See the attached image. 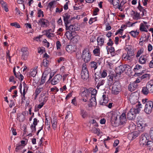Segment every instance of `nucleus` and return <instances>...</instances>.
<instances>
[{"instance_id":"1","label":"nucleus","mask_w":153,"mask_h":153,"mask_svg":"<svg viewBox=\"0 0 153 153\" xmlns=\"http://www.w3.org/2000/svg\"><path fill=\"white\" fill-rule=\"evenodd\" d=\"M116 76L120 75L122 73L125 72L126 73L129 74L131 73V67L129 65L125 64L120 65L115 70Z\"/></svg>"},{"instance_id":"2","label":"nucleus","mask_w":153,"mask_h":153,"mask_svg":"<svg viewBox=\"0 0 153 153\" xmlns=\"http://www.w3.org/2000/svg\"><path fill=\"white\" fill-rule=\"evenodd\" d=\"M139 143L141 146H145L146 144L149 141V134L147 133H144L141 134L139 137Z\"/></svg>"},{"instance_id":"3","label":"nucleus","mask_w":153,"mask_h":153,"mask_svg":"<svg viewBox=\"0 0 153 153\" xmlns=\"http://www.w3.org/2000/svg\"><path fill=\"white\" fill-rule=\"evenodd\" d=\"M121 89L120 83L119 81H116L113 84L112 88V94H118Z\"/></svg>"},{"instance_id":"4","label":"nucleus","mask_w":153,"mask_h":153,"mask_svg":"<svg viewBox=\"0 0 153 153\" xmlns=\"http://www.w3.org/2000/svg\"><path fill=\"white\" fill-rule=\"evenodd\" d=\"M91 54L89 49L85 48L82 52V57L85 62H88L90 61L91 58Z\"/></svg>"},{"instance_id":"5","label":"nucleus","mask_w":153,"mask_h":153,"mask_svg":"<svg viewBox=\"0 0 153 153\" xmlns=\"http://www.w3.org/2000/svg\"><path fill=\"white\" fill-rule=\"evenodd\" d=\"M153 108V102L151 101H148L145 105L144 112L147 114H149L152 112Z\"/></svg>"},{"instance_id":"6","label":"nucleus","mask_w":153,"mask_h":153,"mask_svg":"<svg viewBox=\"0 0 153 153\" xmlns=\"http://www.w3.org/2000/svg\"><path fill=\"white\" fill-rule=\"evenodd\" d=\"M22 52L21 59L24 60H26L29 55L28 49L27 47H22L21 49Z\"/></svg>"},{"instance_id":"7","label":"nucleus","mask_w":153,"mask_h":153,"mask_svg":"<svg viewBox=\"0 0 153 153\" xmlns=\"http://www.w3.org/2000/svg\"><path fill=\"white\" fill-rule=\"evenodd\" d=\"M135 93H134L131 95L129 97V100L130 103L133 105L135 104L138 101L139 94L138 93L137 94H135Z\"/></svg>"},{"instance_id":"8","label":"nucleus","mask_w":153,"mask_h":153,"mask_svg":"<svg viewBox=\"0 0 153 153\" xmlns=\"http://www.w3.org/2000/svg\"><path fill=\"white\" fill-rule=\"evenodd\" d=\"M138 113L134 110V108H131L127 113V117L128 119L132 120L135 118L136 114Z\"/></svg>"},{"instance_id":"9","label":"nucleus","mask_w":153,"mask_h":153,"mask_svg":"<svg viewBox=\"0 0 153 153\" xmlns=\"http://www.w3.org/2000/svg\"><path fill=\"white\" fill-rule=\"evenodd\" d=\"M37 23L42 27H47L49 25V21L48 20L43 18L40 19Z\"/></svg>"},{"instance_id":"10","label":"nucleus","mask_w":153,"mask_h":153,"mask_svg":"<svg viewBox=\"0 0 153 153\" xmlns=\"http://www.w3.org/2000/svg\"><path fill=\"white\" fill-rule=\"evenodd\" d=\"M62 77V75L59 74L56 75L51 81V84L52 85H55L59 82L61 80Z\"/></svg>"},{"instance_id":"11","label":"nucleus","mask_w":153,"mask_h":153,"mask_svg":"<svg viewBox=\"0 0 153 153\" xmlns=\"http://www.w3.org/2000/svg\"><path fill=\"white\" fill-rule=\"evenodd\" d=\"M82 90H84L82 92L81 91V92L80 93V95L82 97V99L84 102H86L87 101L88 97L89 96V94L87 93V90L85 88H83Z\"/></svg>"},{"instance_id":"12","label":"nucleus","mask_w":153,"mask_h":153,"mask_svg":"<svg viewBox=\"0 0 153 153\" xmlns=\"http://www.w3.org/2000/svg\"><path fill=\"white\" fill-rule=\"evenodd\" d=\"M68 28H65L66 30H68V29H70L71 30L74 32L76 31H78L80 29L79 25L77 23H75L74 25H71L67 27Z\"/></svg>"},{"instance_id":"13","label":"nucleus","mask_w":153,"mask_h":153,"mask_svg":"<svg viewBox=\"0 0 153 153\" xmlns=\"http://www.w3.org/2000/svg\"><path fill=\"white\" fill-rule=\"evenodd\" d=\"M97 45L102 46L104 45L105 41V37L103 35L99 36L97 38Z\"/></svg>"},{"instance_id":"14","label":"nucleus","mask_w":153,"mask_h":153,"mask_svg":"<svg viewBox=\"0 0 153 153\" xmlns=\"http://www.w3.org/2000/svg\"><path fill=\"white\" fill-rule=\"evenodd\" d=\"M28 111H24L22 112L21 114H17V118H19V120L20 121H21L23 122L24 121L25 117V115L26 114H28Z\"/></svg>"},{"instance_id":"15","label":"nucleus","mask_w":153,"mask_h":153,"mask_svg":"<svg viewBox=\"0 0 153 153\" xmlns=\"http://www.w3.org/2000/svg\"><path fill=\"white\" fill-rule=\"evenodd\" d=\"M81 78L84 80H86L89 77V73L88 71H81Z\"/></svg>"},{"instance_id":"16","label":"nucleus","mask_w":153,"mask_h":153,"mask_svg":"<svg viewBox=\"0 0 153 153\" xmlns=\"http://www.w3.org/2000/svg\"><path fill=\"white\" fill-rule=\"evenodd\" d=\"M137 84H135L134 82H130L128 86L129 91L132 92L137 89L138 87Z\"/></svg>"},{"instance_id":"17","label":"nucleus","mask_w":153,"mask_h":153,"mask_svg":"<svg viewBox=\"0 0 153 153\" xmlns=\"http://www.w3.org/2000/svg\"><path fill=\"white\" fill-rule=\"evenodd\" d=\"M134 52L133 49L127 51V54L125 55V54H123V57H124V58L125 59H129L128 58L130 57L131 56H132L134 55Z\"/></svg>"},{"instance_id":"18","label":"nucleus","mask_w":153,"mask_h":153,"mask_svg":"<svg viewBox=\"0 0 153 153\" xmlns=\"http://www.w3.org/2000/svg\"><path fill=\"white\" fill-rule=\"evenodd\" d=\"M65 15L62 16L63 18V20L64 22L65 28H68V25H67V23H68V20L70 17L71 15L68 13H66L64 14Z\"/></svg>"},{"instance_id":"19","label":"nucleus","mask_w":153,"mask_h":153,"mask_svg":"<svg viewBox=\"0 0 153 153\" xmlns=\"http://www.w3.org/2000/svg\"><path fill=\"white\" fill-rule=\"evenodd\" d=\"M138 129L139 131H143L145 129V127L147 126V124L146 123H143L142 122L137 124Z\"/></svg>"},{"instance_id":"20","label":"nucleus","mask_w":153,"mask_h":153,"mask_svg":"<svg viewBox=\"0 0 153 153\" xmlns=\"http://www.w3.org/2000/svg\"><path fill=\"white\" fill-rule=\"evenodd\" d=\"M120 123L122 125L126 123V113H123L120 117Z\"/></svg>"},{"instance_id":"21","label":"nucleus","mask_w":153,"mask_h":153,"mask_svg":"<svg viewBox=\"0 0 153 153\" xmlns=\"http://www.w3.org/2000/svg\"><path fill=\"white\" fill-rule=\"evenodd\" d=\"M68 30H69L66 31L65 33V35L67 36V38L68 39V37H69L70 39H74V36H73V33L74 32L72 31V30H71L70 29H68Z\"/></svg>"},{"instance_id":"22","label":"nucleus","mask_w":153,"mask_h":153,"mask_svg":"<svg viewBox=\"0 0 153 153\" xmlns=\"http://www.w3.org/2000/svg\"><path fill=\"white\" fill-rule=\"evenodd\" d=\"M146 146L149 150H153V141L149 140L146 143L145 146Z\"/></svg>"},{"instance_id":"23","label":"nucleus","mask_w":153,"mask_h":153,"mask_svg":"<svg viewBox=\"0 0 153 153\" xmlns=\"http://www.w3.org/2000/svg\"><path fill=\"white\" fill-rule=\"evenodd\" d=\"M131 12L133 13V14L131 15L134 16L133 17V18L134 19L138 20L140 19L141 17H140V13H138L137 11L135 12L133 10H132Z\"/></svg>"},{"instance_id":"24","label":"nucleus","mask_w":153,"mask_h":153,"mask_svg":"<svg viewBox=\"0 0 153 153\" xmlns=\"http://www.w3.org/2000/svg\"><path fill=\"white\" fill-rule=\"evenodd\" d=\"M117 116L115 115H113L111 117V123L112 124H114V125H113V126L114 127L116 126H117V123H116L117 120Z\"/></svg>"},{"instance_id":"25","label":"nucleus","mask_w":153,"mask_h":153,"mask_svg":"<svg viewBox=\"0 0 153 153\" xmlns=\"http://www.w3.org/2000/svg\"><path fill=\"white\" fill-rule=\"evenodd\" d=\"M103 102L100 101V105H105L108 102V98L106 97V95L103 94L102 96Z\"/></svg>"},{"instance_id":"26","label":"nucleus","mask_w":153,"mask_h":153,"mask_svg":"<svg viewBox=\"0 0 153 153\" xmlns=\"http://www.w3.org/2000/svg\"><path fill=\"white\" fill-rule=\"evenodd\" d=\"M49 65V62L48 60L47 59H44L43 62H42L41 64V67L43 65L45 68L48 67Z\"/></svg>"},{"instance_id":"27","label":"nucleus","mask_w":153,"mask_h":153,"mask_svg":"<svg viewBox=\"0 0 153 153\" xmlns=\"http://www.w3.org/2000/svg\"><path fill=\"white\" fill-rule=\"evenodd\" d=\"M146 56L144 55H142L139 59V62L141 64H145L147 60L146 58H145Z\"/></svg>"},{"instance_id":"28","label":"nucleus","mask_w":153,"mask_h":153,"mask_svg":"<svg viewBox=\"0 0 153 153\" xmlns=\"http://www.w3.org/2000/svg\"><path fill=\"white\" fill-rule=\"evenodd\" d=\"M147 87L151 93L153 92V81L149 82L147 84Z\"/></svg>"},{"instance_id":"29","label":"nucleus","mask_w":153,"mask_h":153,"mask_svg":"<svg viewBox=\"0 0 153 153\" xmlns=\"http://www.w3.org/2000/svg\"><path fill=\"white\" fill-rule=\"evenodd\" d=\"M95 80L97 82L99 81V79L102 78L101 75V71L99 72H97L95 74Z\"/></svg>"},{"instance_id":"30","label":"nucleus","mask_w":153,"mask_h":153,"mask_svg":"<svg viewBox=\"0 0 153 153\" xmlns=\"http://www.w3.org/2000/svg\"><path fill=\"white\" fill-rule=\"evenodd\" d=\"M80 114L84 119L87 117L88 115L87 111L82 108L80 109Z\"/></svg>"},{"instance_id":"31","label":"nucleus","mask_w":153,"mask_h":153,"mask_svg":"<svg viewBox=\"0 0 153 153\" xmlns=\"http://www.w3.org/2000/svg\"><path fill=\"white\" fill-rule=\"evenodd\" d=\"M138 104L136 106V108H134V109L136 112L139 113L140 110V108L142 107V105L141 104L140 102L138 101Z\"/></svg>"},{"instance_id":"32","label":"nucleus","mask_w":153,"mask_h":153,"mask_svg":"<svg viewBox=\"0 0 153 153\" xmlns=\"http://www.w3.org/2000/svg\"><path fill=\"white\" fill-rule=\"evenodd\" d=\"M141 93L145 95H147L149 93V89L147 87V85L146 86L143 87L141 91Z\"/></svg>"},{"instance_id":"33","label":"nucleus","mask_w":153,"mask_h":153,"mask_svg":"<svg viewBox=\"0 0 153 153\" xmlns=\"http://www.w3.org/2000/svg\"><path fill=\"white\" fill-rule=\"evenodd\" d=\"M57 120L56 119L53 118V120H51V123L52 124V127L54 130H55L57 127Z\"/></svg>"},{"instance_id":"34","label":"nucleus","mask_w":153,"mask_h":153,"mask_svg":"<svg viewBox=\"0 0 153 153\" xmlns=\"http://www.w3.org/2000/svg\"><path fill=\"white\" fill-rule=\"evenodd\" d=\"M150 75L149 74H144L143 75L139 77L141 80H142L143 79H149Z\"/></svg>"},{"instance_id":"35","label":"nucleus","mask_w":153,"mask_h":153,"mask_svg":"<svg viewBox=\"0 0 153 153\" xmlns=\"http://www.w3.org/2000/svg\"><path fill=\"white\" fill-rule=\"evenodd\" d=\"M140 30L141 31L148 32L147 30L145 27V25L143 23H141L140 25Z\"/></svg>"},{"instance_id":"36","label":"nucleus","mask_w":153,"mask_h":153,"mask_svg":"<svg viewBox=\"0 0 153 153\" xmlns=\"http://www.w3.org/2000/svg\"><path fill=\"white\" fill-rule=\"evenodd\" d=\"M106 48L107 49L108 51V50H109L110 53L111 54L112 53H115V49L113 47L111 46L109 48L108 46H107L106 47Z\"/></svg>"},{"instance_id":"37","label":"nucleus","mask_w":153,"mask_h":153,"mask_svg":"<svg viewBox=\"0 0 153 153\" xmlns=\"http://www.w3.org/2000/svg\"><path fill=\"white\" fill-rule=\"evenodd\" d=\"M93 53L96 56H98L100 54V49L99 47L97 46V48L95 49L93 51Z\"/></svg>"},{"instance_id":"38","label":"nucleus","mask_w":153,"mask_h":153,"mask_svg":"<svg viewBox=\"0 0 153 153\" xmlns=\"http://www.w3.org/2000/svg\"><path fill=\"white\" fill-rule=\"evenodd\" d=\"M90 65L91 67V68H94V70L96 69L97 67V63L95 62L94 61H93L90 62Z\"/></svg>"},{"instance_id":"39","label":"nucleus","mask_w":153,"mask_h":153,"mask_svg":"<svg viewBox=\"0 0 153 153\" xmlns=\"http://www.w3.org/2000/svg\"><path fill=\"white\" fill-rule=\"evenodd\" d=\"M43 89V88H40L38 86L35 91V96L37 97L41 92V89Z\"/></svg>"},{"instance_id":"40","label":"nucleus","mask_w":153,"mask_h":153,"mask_svg":"<svg viewBox=\"0 0 153 153\" xmlns=\"http://www.w3.org/2000/svg\"><path fill=\"white\" fill-rule=\"evenodd\" d=\"M43 75H44L43 74V76L42 78L41 82L39 83V85L43 84L46 81V77L47 75H46L45 76H43Z\"/></svg>"},{"instance_id":"41","label":"nucleus","mask_w":153,"mask_h":153,"mask_svg":"<svg viewBox=\"0 0 153 153\" xmlns=\"http://www.w3.org/2000/svg\"><path fill=\"white\" fill-rule=\"evenodd\" d=\"M72 48L73 46L72 45H68L66 48V50L68 52H71L72 51Z\"/></svg>"},{"instance_id":"42","label":"nucleus","mask_w":153,"mask_h":153,"mask_svg":"<svg viewBox=\"0 0 153 153\" xmlns=\"http://www.w3.org/2000/svg\"><path fill=\"white\" fill-rule=\"evenodd\" d=\"M16 146L15 151L16 152H18L19 150H21L24 147L22 146V145H20V144H16Z\"/></svg>"},{"instance_id":"43","label":"nucleus","mask_w":153,"mask_h":153,"mask_svg":"<svg viewBox=\"0 0 153 153\" xmlns=\"http://www.w3.org/2000/svg\"><path fill=\"white\" fill-rule=\"evenodd\" d=\"M119 3L120 1L119 0H114L113 3H112V4L114 6H116L117 8H118V7L120 5Z\"/></svg>"},{"instance_id":"44","label":"nucleus","mask_w":153,"mask_h":153,"mask_svg":"<svg viewBox=\"0 0 153 153\" xmlns=\"http://www.w3.org/2000/svg\"><path fill=\"white\" fill-rule=\"evenodd\" d=\"M132 133L133 134L132 135L134 139L138 137L140 134L139 132L138 131H135Z\"/></svg>"},{"instance_id":"45","label":"nucleus","mask_w":153,"mask_h":153,"mask_svg":"<svg viewBox=\"0 0 153 153\" xmlns=\"http://www.w3.org/2000/svg\"><path fill=\"white\" fill-rule=\"evenodd\" d=\"M149 136H150L151 139L153 141V128H150Z\"/></svg>"},{"instance_id":"46","label":"nucleus","mask_w":153,"mask_h":153,"mask_svg":"<svg viewBox=\"0 0 153 153\" xmlns=\"http://www.w3.org/2000/svg\"><path fill=\"white\" fill-rule=\"evenodd\" d=\"M127 2L126 0H123L121 1L120 6L118 7V9L120 10L124 4L126 3Z\"/></svg>"},{"instance_id":"47","label":"nucleus","mask_w":153,"mask_h":153,"mask_svg":"<svg viewBox=\"0 0 153 153\" xmlns=\"http://www.w3.org/2000/svg\"><path fill=\"white\" fill-rule=\"evenodd\" d=\"M10 25L14 26L15 27L17 28H19L20 27V25L16 22L10 23Z\"/></svg>"},{"instance_id":"48","label":"nucleus","mask_w":153,"mask_h":153,"mask_svg":"<svg viewBox=\"0 0 153 153\" xmlns=\"http://www.w3.org/2000/svg\"><path fill=\"white\" fill-rule=\"evenodd\" d=\"M137 8L139 10L140 12H142L143 10L145 9H144L143 7L141 5L140 3V1L139 0V1L138 2V7H137Z\"/></svg>"},{"instance_id":"49","label":"nucleus","mask_w":153,"mask_h":153,"mask_svg":"<svg viewBox=\"0 0 153 153\" xmlns=\"http://www.w3.org/2000/svg\"><path fill=\"white\" fill-rule=\"evenodd\" d=\"M37 73V71H35L33 70L32 71L30 72L29 75H30V76H31L34 77L35 76Z\"/></svg>"},{"instance_id":"50","label":"nucleus","mask_w":153,"mask_h":153,"mask_svg":"<svg viewBox=\"0 0 153 153\" xmlns=\"http://www.w3.org/2000/svg\"><path fill=\"white\" fill-rule=\"evenodd\" d=\"M143 48L139 50L137 52L136 57L137 58L139 57L141 54L143 53Z\"/></svg>"},{"instance_id":"51","label":"nucleus","mask_w":153,"mask_h":153,"mask_svg":"<svg viewBox=\"0 0 153 153\" xmlns=\"http://www.w3.org/2000/svg\"><path fill=\"white\" fill-rule=\"evenodd\" d=\"M107 75L106 71L105 70H103L102 72H101V75L102 78H105Z\"/></svg>"},{"instance_id":"52","label":"nucleus","mask_w":153,"mask_h":153,"mask_svg":"<svg viewBox=\"0 0 153 153\" xmlns=\"http://www.w3.org/2000/svg\"><path fill=\"white\" fill-rule=\"evenodd\" d=\"M55 3V1H50L48 4V7L50 8L53 7L54 4Z\"/></svg>"},{"instance_id":"53","label":"nucleus","mask_w":153,"mask_h":153,"mask_svg":"<svg viewBox=\"0 0 153 153\" xmlns=\"http://www.w3.org/2000/svg\"><path fill=\"white\" fill-rule=\"evenodd\" d=\"M132 134V133L131 132L128 134L127 136L128 138L130 140H134Z\"/></svg>"},{"instance_id":"54","label":"nucleus","mask_w":153,"mask_h":153,"mask_svg":"<svg viewBox=\"0 0 153 153\" xmlns=\"http://www.w3.org/2000/svg\"><path fill=\"white\" fill-rule=\"evenodd\" d=\"M36 126L35 125L31 124L30 128L31 129V132H35L36 131Z\"/></svg>"},{"instance_id":"55","label":"nucleus","mask_w":153,"mask_h":153,"mask_svg":"<svg viewBox=\"0 0 153 153\" xmlns=\"http://www.w3.org/2000/svg\"><path fill=\"white\" fill-rule=\"evenodd\" d=\"M142 68V67L141 65L137 64L135 66V67L133 69V71H134L135 72L137 70H138Z\"/></svg>"},{"instance_id":"56","label":"nucleus","mask_w":153,"mask_h":153,"mask_svg":"<svg viewBox=\"0 0 153 153\" xmlns=\"http://www.w3.org/2000/svg\"><path fill=\"white\" fill-rule=\"evenodd\" d=\"M108 76L109 78L108 80L109 82V83H110L111 85H112L113 83V76L111 75H109Z\"/></svg>"},{"instance_id":"57","label":"nucleus","mask_w":153,"mask_h":153,"mask_svg":"<svg viewBox=\"0 0 153 153\" xmlns=\"http://www.w3.org/2000/svg\"><path fill=\"white\" fill-rule=\"evenodd\" d=\"M88 71L87 68L86 67V64L85 63H84L83 64L82 67V71Z\"/></svg>"},{"instance_id":"58","label":"nucleus","mask_w":153,"mask_h":153,"mask_svg":"<svg viewBox=\"0 0 153 153\" xmlns=\"http://www.w3.org/2000/svg\"><path fill=\"white\" fill-rule=\"evenodd\" d=\"M92 91H92V92L91 97H92V96H96L97 93V90L93 88Z\"/></svg>"},{"instance_id":"59","label":"nucleus","mask_w":153,"mask_h":153,"mask_svg":"<svg viewBox=\"0 0 153 153\" xmlns=\"http://www.w3.org/2000/svg\"><path fill=\"white\" fill-rule=\"evenodd\" d=\"M129 33L131 36L134 38H136L137 37V35L136 34V33L135 32V31L132 30L129 32Z\"/></svg>"},{"instance_id":"60","label":"nucleus","mask_w":153,"mask_h":153,"mask_svg":"<svg viewBox=\"0 0 153 153\" xmlns=\"http://www.w3.org/2000/svg\"><path fill=\"white\" fill-rule=\"evenodd\" d=\"M132 46L130 45H126L125 48V50L127 51L132 49Z\"/></svg>"},{"instance_id":"61","label":"nucleus","mask_w":153,"mask_h":153,"mask_svg":"<svg viewBox=\"0 0 153 153\" xmlns=\"http://www.w3.org/2000/svg\"><path fill=\"white\" fill-rule=\"evenodd\" d=\"M99 82L98 83L101 86L103 85L105 82V80L104 79H102V78L99 79Z\"/></svg>"},{"instance_id":"62","label":"nucleus","mask_w":153,"mask_h":153,"mask_svg":"<svg viewBox=\"0 0 153 153\" xmlns=\"http://www.w3.org/2000/svg\"><path fill=\"white\" fill-rule=\"evenodd\" d=\"M43 12L41 9H38V17H40L41 16V15L42 14Z\"/></svg>"},{"instance_id":"63","label":"nucleus","mask_w":153,"mask_h":153,"mask_svg":"<svg viewBox=\"0 0 153 153\" xmlns=\"http://www.w3.org/2000/svg\"><path fill=\"white\" fill-rule=\"evenodd\" d=\"M100 129L99 128H95V129L94 130V132L95 133L97 134L98 135H99L100 134Z\"/></svg>"},{"instance_id":"64","label":"nucleus","mask_w":153,"mask_h":153,"mask_svg":"<svg viewBox=\"0 0 153 153\" xmlns=\"http://www.w3.org/2000/svg\"><path fill=\"white\" fill-rule=\"evenodd\" d=\"M0 3L2 7H4L6 5H7L6 3L4 2L3 0H0Z\"/></svg>"}]
</instances>
